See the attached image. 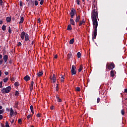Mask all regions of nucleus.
Instances as JSON below:
<instances>
[{
  "label": "nucleus",
  "mask_w": 127,
  "mask_h": 127,
  "mask_svg": "<svg viewBox=\"0 0 127 127\" xmlns=\"http://www.w3.org/2000/svg\"><path fill=\"white\" fill-rule=\"evenodd\" d=\"M17 46H18V47L21 46V43L20 42H19V43H18Z\"/></svg>",
  "instance_id": "obj_49"
},
{
  "label": "nucleus",
  "mask_w": 127,
  "mask_h": 127,
  "mask_svg": "<svg viewBox=\"0 0 127 127\" xmlns=\"http://www.w3.org/2000/svg\"><path fill=\"white\" fill-rule=\"evenodd\" d=\"M6 110L7 111V112H9L10 111L9 109L8 108L6 109Z\"/></svg>",
  "instance_id": "obj_63"
},
{
  "label": "nucleus",
  "mask_w": 127,
  "mask_h": 127,
  "mask_svg": "<svg viewBox=\"0 0 127 127\" xmlns=\"http://www.w3.org/2000/svg\"><path fill=\"white\" fill-rule=\"evenodd\" d=\"M121 114L122 116H125V110L124 109L121 110Z\"/></svg>",
  "instance_id": "obj_30"
},
{
  "label": "nucleus",
  "mask_w": 127,
  "mask_h": 127,
  "mask_svg": "<svg viewBox=\"0 0 127 127\" xmlns=\"http://www.w3.org/2000/svg\"><path fill=\"white\" fill-rule=\"evenodd\" d=\"M38 23H40V22H41V21H40V18H39V19H38Z\"/></svg>",
  "instance_id": "obj_60"
},
{
  "label": "nucleus",
  "mask_w": 127,
  "mask_h": 127,
  "mask_svg": "<svg viewBox=\"0 0 127 127\" xmlns=\"http://www.w3.org/2000/svg\"><path fill=\"white\" fill-rule=\"evenodd\" d=\"M52 80H53V83H55L56 82V77H52Z\"/></svg>",
  "instance_id": "obj_28"
},
{
  "label": "nucleus",
  "mask_w": 127,
  "mask_h": 127,
  "mask_svg": "<svg viewBox=\"0 0 127 127\" xmlns=\"http://www.w3.org/2000/svg\"><path fill=\"white\" fill-rule=\"evenodd\" d=\"M23 2L22 1H20V6H22Z\"/></svg>",
  "instance_id": "obj_47"
},
{
  "label": "nucleus",
  "mask_w": 127,
  "mask_h": 127,
  "mask_svg": "<svg viewBox=\"0 0 127 127\" xmlns=\"http://www.w3.org/2000/svg\"><path fill=\"white\" fill-rule=\"evenodd\" d=\"M0 24H2V20H0Z\"/></svg>",
  "instance_id": "obj_59"
},
{
  "label": "nucleus",
  "mask_w": 127,
  "mask_h": 127,
  "mask_svg": "<svg viewBox=\"0 0 127 127\" xmlns=\"http://www.w3.org/2000/svg\"><path fill=\"white\" fill-rule=\"evenodd\" d=\"M38 77H41L43 75V71H39L37 74Z\"/></svg>",
  "instance_id": "obj_17"
},
{
  "label": "nucleus",
  "mask_w": 127,
  "mask_h": 127,
  "mask_svg": "<svg viewBox=\"0 0 127 127\" xmlns=\"http://www.w3.org/2000/svg\"><path fill=\"white\" fill-rule=\"evenodd\" d=\"M10 116L11 117H12V116L13 115V113H14V112L13 111V109H12V108H10Z\"/></svg>",
  "instance_id": "obj_16"
},
{
  "label": "nucleus",
  "mask_w": 127,
  "mask_h": 127,
  "mask_svg": "<svg viewBox=\"0 0 127 127\" xmlns=\"http://www.w3.org/2000/svg\"><path fill=\"white\" fill-rule=\"evenodd\" d=\"M14 86H15V87H18L19 86V84L18 83V82H16L14 83Z\"/></svg>",
  "instance_id": "obj_29"
},
{
  "label": "nucleus",
  "mask_w": 127,
  "mask_h": 127,
  "mask_svg": "<svg viewBox=\"0 0 127 127\" xmlns=\"http://www.w3.org/2000/svg\"><path fill=\"white\" fill-rule=\"evenodd\" d=\"M18 124H19V125H21V124H22V121H21V119H19L18 120Z\"/></svg>",
  "instance_id": "obj_36"
},
{
  "label": "nucleus",
  "mask_w": 127,
  "mask_h": 127,
  "mask_svg": "<svg viewBox=\"0 0 127 127\" xmlns=\"http://www.w3.org/2000/svg\"><path fill=\"white\" fill-rule=\"evenodd\" d=\"M26 34H25V32H22L21 33V39H22V40H24V37H25V35Z\"/></svg>",
  "instance_id": "obj_9"
},
{
  "label": "nucleus",
  "mask_w": 127,
  "mask_h": 127,
  "mask_svg": "<svg viewBox=\"0 0 127 127\" xmlns=\"http://www.w3.org/2000/svg\"><path fill=\"white\" fill-rule=\"evenodd\" d=\"M2 3H3L2 0H0V5H2Z\"/></svg>",
  "instance_id": "obj_45"
},
{
  "label": "nucleus",
  "mask_w": 127,
  "mask_h": 127,
  "mask_svg": "<svg viewBox=\"0 0 127 127\" xmlns=\"http://www.w3.org/2000/svg\"><path fill=\"white\" fill-rule=\"evenodd\" d=\"M4 74H5V75H8V72H7V71H5V72H4Z\"/></svg>",
  "instance_id": "obj_52"
},
{
  "label": "nucleus",
  "mask_w": 127,
  "mask_h": 127,
  "mask_svg": "<svg viewBox=\"0 0 127 127\" xmlns=\"http://www.w3.org/2000/svg\"><path fill=\"white\" fill-rule=\"evenodd\" d=\"M2 30L3 31H5V29H6V26L5 25H3L2 26Z\"/></svg>",
  "instance_id": "obj_23"
},
{
  "label": "nucleus",
  "mask_w": 127,
  "mask_h": 127,
  "mask_svg": "<svg viewBox=\"0 0 127 127\" xmlns=\"http://www.w3.org/2000/svg\"><path fill=\"white\" fill-rule=\"evenodd\" d=\"M51 110H54V106H53L51 107Z\"/></svg>",
  "instance_id": "obj_58"
},
{
  "label": "nucleus",
  "mask_w": 127,
  "mask_h": 127,
  "mask_svg": "<svg viewBox=\"0 0 127 127\" xmlns=\"http://www.w3.org/2000/svg\"><path fill=\"white\" fill-rule=\"evenodd\" d=\"M110 75L111 77H115V70H112L110 71Z\"/></svg>",
  "instance_id": "obj_18"
},
{
  "label": "nucleus",
  "mask_w": 127,
  "mask_h": 127,
  "mask_svg": "<svg viewBox=\"0 0 127 127\" xmlns=\"http://www.w3.org/2000/svg\"><path fill=\"white\" fill-rule=\"evenodd\" d=\"M97 104H99V103H100V98H97Z\"/></svg>",
  "instance_id": "obj_46"
},
{
  "label": "nucleus",
  "mask_w": 127,
  "mask_h": 127,
  "mask_svg": "<svg viewBox=\"0 0 127 127\" xmlns=\"http://www.w3.org/2000/svg\"><path fill=\"white\" fill-rule=\"evenodd\" d=\"M77 73V71L76 70V66L72 65L71 66V75H76Z\"/></svg>",
  "instance_id": "obj_4"
},
{
  "label": "nucleus",
  "mask_w": 127,
  "mask_h": 127,
  "mask_svg": "<svg viewBox=\"0 0 127 127\" xmlns=\"http://www.w3.org/2000/svg\"><path fill=\"white\" fill-rule=\"evenodd\" d=\"M31 118V115H28L27 117V119H30Z\"/></svg>",
  "instance_id": "obj_50"
},
{
  "label": "nucleus",
  "mask_w": 127,
  "mask_h": 127,
  "mask_svg": "<svg viewBox=\"0 0 127 127\" xmlns=\"http://www.w3.org/2000/svg\"><path fill=\"white\" fill-rule=\"evenodd\" d=\"M97 18H98V10H96V9H93L91 12V19L94 28L93 35H92V40L93 42L95 41L94 39L97 38V34H98L97 32V28H98V20H97Z\"/></svg>",
  "instance_id": "obj_1"
},
{
  "label": "nucleus",
  "mask_w": 127,
  "mask_h": 127,
  "mask_svg": "<svg viewBox=\"0 0 127 127\" xmlns=\"http://www.w3.org/2000/svg\"><path fill=\"white\" fill-rule=\"evenodd\" d=\"M2 109V106H0V110H1Z\"/></svg>",
  "instance_id": "obj_64"
},
{
  "label": "nucleus",
  "mask_w": 127,
  "mask_h": 127,
  "mask_svg": "<svg viewBox=\"0 0 127 127\" xmlns=\"http://www.w3.org/2000/svg\"><path fill=\"white\" fill-rule=\"evenodd\" d=\"M26 1H28V2H32V0H26Z\"/></svg>",
  "instance_id": "obj_56"
},
{
  "label": "nucleus",
  "mask_w": 127,
  "mask_h": 127,
  "mask_svg": "<svg viewBox=\"0 0 127 127\" xmlns=\"http://www.w3.org/2000/svg\"><path fill=\"white\" fill-rule=\"evenodd\" d=\"M54 58H55V59H57V58H58V56L57 55H56L54 57Z\"/></svg>",
  "instance_id": "obj_53"
},
{
  "label": "nucleus",
  "mask_w": 127,
  "mask_h": 127,
  "mask_svg": "<svg viewBox=\"0 0 127 127\" xmlns=\"http://www.w3.org/2000/svg\"><path fill=\"white\" fill-rule=\"evenodd\" d=\"M2 55H0V59H2Z\"/></svg>",
  "instance_id": "obj_62"
},
{
  "label": "nucleus",
  "mask_w": 127,
  "mask_h": 127,
  "mask_svg": "<svg viewBox=\"0 0 127 127\" xmlns=\"http://www.w3.org/2000/svg\"><path fill=\"white\" fill-rule=\"evenodd\" d=\"M64 79H65V78H64V77L62 76V77H61V82H64Z\"/></svg>",
  "instance_id": "obj_38"
},
{
  "label": "nucleus",
  "mask_w": 127,
  "mask_h": 127,
  "mask_svg": "<svg viewBox=\"0 0 127 127\" xmlns=\"http://www.w3.org/2000/svg\"><path fill=\"white\" fill-rule=\"evenodd\" d=\"M56 91L57 92H58V91H59V86H56Z\"/></svg>",
  "instance_id": "obj_37"
},
{
  "label": "nucleus",
  "mask_w": 127,
  "mask_h": 127,
  "mask_svg": "<svg viewBox=\"0 0 127 127\" xmlns=\"http://www.w3.org/2000/svg\"><path fill=\"white\" fill-rule=\"evenodd\" d=\"M67 30H69V31H71L72 30V26L71 25V24H69L68 26H67Z\"/></svg>",
  "instance_id": "obj_20"
},
{
  "label": "nucleus",
  "mask_w": 127,
  "mask_h": 127,
  "mask_svg": "<svg viewBox=\"0 0 127 127\" xmlns=\"http://www.w3.org/2000/svg\"><path fill=\"white\" fill-rule=\"evenodd\" d=\"M18 95H19V92H18V91H17V90H16L15 93V96H16V97H18Z\"/></svg>",
  "instance_id": "obj_27"
},
{
  "label": "nucleus",
  "mask_w": 127,
  "mask_h": 127,
  "mask_svg": "<svg viewBox=\"0 0 127 127\" xmlns=\"http://www.w3.org/2000/svg\"><path fill=\"white\" fill-rule=\"evenodd\" d=\"M72 57H73V56H72V53H69L67 54V59L69 60V59H70V58H72Z\"/></svg>",
  "instance_id": "obj_13"
},
{
  "label": "nucleus",
  "mask_w": 127,
  "mask_h": 127,
  "mask_svg": "<svg viewBox=\"0 0 127 127\" xmlns=\"http://www.w3.org/2000/svg\"><path fill=\"white\" fill-rule=\"evenodd\" d=\"M3 118V117L2 116V115H0V120H2Z\"/></svg>",
  "instance_id": "obj_51"
},
{
  "label": "nucleus",
  "mask_w": 127,
  "mask_h": 127,
  "mask_svg": "<svg viewBox=\"0 0 127 127\" xmlns=\"http://www.w3.org/2000/svg\"><path fill=\"white\" fill-rule=\"evenodd\" d=\"M80 0H76L77 4H78V5H80Z\"/></svg>",
  "instance_id": "obj_43"
},
{
  "label": "nucleus",
  "mask_w": 127,
  "mask_h": 127,
  "mask_svg": "<svg viewBox=\"0 0 127 127\" xmlns=\"http://www.w3.org/2000/svg\"><path fill=\"white\" fill-rule=\"evenodd\" d=\"M25 38V41H28V40H29V35H28V34L26 33Z\"/></svg>",
  "instance_id": "obj_12"
},
{
  "label": "nucleus",
  "mask_w": 127,
  "mask_h": 127,
  "mask_svg": "<svg viewBox=\"0 0 127 127\" xmlns=\"http://www.w3.org/2000/svg\"><path fill=\"white\" fill-rule=\"evenodd\" d=\"M8 80V78L5 77V78H4L3 79V81L4 83H6V82H7Z\"/></svg>",
  "instance_id": "obj_24"
},
{
  "label": "nucleus",
  "mask_w": 127,
  "mask_h": 127,
  "mask_svg": "<svg viewBox=\"0 0 127 127\" xmlns=\"http://www.w3.org/2000/svg\"><path fill=\"white\" fill-rule=\"evenodd\" d=\"M74 43V38L69 41V44H73Z\"/></svg>",
  "instance_id": "obj_25"
},
{
  "label": "nucleus",
  "mask_w": 127,
  "mask_h": 127,
  "mask_svg": "<svg viewBox=\"0 0 127 127\" xmlns=\"http://www.w3.org/2000/svg\"><path fill=\"white\" fill-rule=\"evenodd\" d=\"M30 110L32 114H34V111H33V106L31 105L30 106Z\"/></svg>",
  "instance_id": "obj_21"
},
{
  "label": "nucleus",
  "mask_w": 127,
  "mask_h": 127,
  "mask_svg": "<svg viewBox=\"0 0 127 127\" xmlns=\"http://www.w3.org/2000/svg\"><path fill=\"white\" fill-rule=\"evenodd\" d=\"M8 60V56L4 55L3 57V60H4V63H6Z\"/></svg>",
  "instance_id": "obj_6"
},
{
  "label": "nucleus",
  "mask_w": 127,
  "mask_h": 127,
  "mask_svg": "<svg viewBox=\"0 0 127 127\" xmlns=\"http://www.w3.org/2000/svg\"><path fill=\"white\" fill-rule=\"evenodd\" d=\"M86 23V22L84 20H82L81 21H79L78 25L79 26H82V24H85Z\"/></svg>",
  "instance_id": "obj_10"
},
{
  "label": "nucleus",
  "mask_w": 127,
  "mask_h": 127,
  "mask_svg": "<svg viewBox=\"0 0 127 127\" xmlns=\"http://www.w3.org/2000/svg\"><path fill=\"white\" fill-rule=\"evenodd\" d=\"M2 87V81L0 82V89Z\"/></svg>",
  "instance_id": "obj_48"
},
{
  "label": "nucleus",
  "mask_w": 127,
  "mask_h": 127,
  "mask_svg": "<svg viewBox=\"0 0 127 127\" xmlns=\"http://www.w3.org/2000/svg\"><path fill=\"white\" fill-rule=\"evenodd\" d=\"M44 3V0H41L40 2V4H41V5H42V4H43Z\"/></svg>",
  "instance_id": "obj_34"
},
{
  "label": "nucleus",
  "mask_w": 127,
  "mask_h": 127,
  "mask_svg": "<svg viewBox=\"0 0 127 127\" xmlns=\"http://www.w3.org/2000/svg\"><path fill=\"white\" fill-rule=\"evenodd\" d=\"M15 80V78H14V77L10 78V80L11 81V82H14Z\"/></svg>",
  "instance_id": "obj_35"
},
{
  "label": "nucleus",
  "mask_w": 127,
  "mask_h": 127,
  "mask_svg": "<svg viewBox=\"0 0 127 127\" xmlns=\"http://www.w3.org/2000/svg\"><path fill=\"white\" fill-rule=\"evenodd\" d=\"M57 101L59 102V103H61L62 102V99H60V98H59L58 99H57Z\"/></svg>",
  "instance_id": "obj_39"
},
{
  "label": "nucleus",
  "mask_w": 127,
  "mask_h": 127,
  "mask_svg": "<svg viewBox=\"0 0 127 127\" xmlns=\"http://www.w3.org/2000/svg\"><path fill=\"white\" fill-rule=\"evenodd\" d=\"M8 32L10 34H11V29H10V27H9Z\"/></svg>",
  "instance_id": "obj_41"
},
{
  "label": "nucleus",
  "mask_w": 127,
  "mask_h": 127,
  "mask_svg": "<svg viewBox=\"0 0 127 127\" xmlns=\"http://www.w3.org/2000/svg\"><path fill=\"white\" fill-rule=\"evenodd\" d=\"M106 67L109 70H113V69L115 68V64L114 63H111L110 64H107Z\"/></svg>",
  "instance_id": "obj_3"
},
{
  "label": "nucleus",
  "mask_w": 127,
  "mask_h": 127,
  "mask_svg": "<svg viewBox=\"0 0 127 127\" xmlns=\"http://www.w3.org/2000/svg\"><path fill=\"white\" fill-rule=\"evenodd\" d=\"M125 92L127 93V88L125 89Z\"/></svg>",
  "instance_id": "obj_61"
},
{
  "label": "nucleus",
  "mask_w": 127,
  "mask_h": 127,
  "mask_svg": "<svg viewBox=\"0 0 127 127\" xmlns=\"http://www.w3.org/2000/svg\"><path fill=\"white\" fill-rule=\"evenodd\" d=\"M24 80H25L26 82H28V81L30 80V77H29V76L27 75L26 76L24 77Z\"/></svg>",
  "instance_id": "obj_8"
},
{
  "label": "nucleus",
  "mask_w": 127,
  "mask_h": 127,
  "mask_svg": "<svg viewBox=\"0 0 127 127\" xmlns=\"http://www.w3.org/2000/svg\"><path fill=\"white\" fill-rule=\"evenodd\" d=\"M70 23L72 25H75V21H74V19H73V18L70 19Z\"/></svg>",
  "instance_id": "obj_14"
},
{
  "label": "nucleus",
  "mask_w": 127,
  "mask_h": 127,
  "mask_svg": "<svg viewBox=\"0 0 127 127\" xmlns=\"http://www.w3.org/2000/svg\"><path fill=\"white\" fill-rule=\"evenodd\" d=\"M52 78H56V75H55V74H53Z\"/></svg>",
  "instance_id": "obj_57"
},
{
  "label": "nucleus",
  "mask_w": 127,
  "mask_h": 127,
  "mask_svg": "<svg viewBox=\"0 0 127 127\" xmlns=\"http://www.w3.org/2000/svg\"><path fill=\"white\" fill-rule=\"evenodd\" d=\"M11 90V87L10 86H7L6 88L3 87L1 90V92L2 94H5L7 93H9L10 92V90Z\"/></svg>",
  "instance_id": "obj_2"
},
{
  "label": "nucleus",
  "mask_w": 127,
  "mask_h": 127,
  "mask_svg": "<svg viewBox=\"0 0 127 127\" xmlns=\"http://www.w3.org/2000/svg\"><path fill=\"white\" fill-rule=\"evenodd\" d=\"M2 63H3V60H0V65H2Z\"/></svg>",
  "instance_id": "obj_44"
},
{
  "label": "nucleus",
  "mask_w": 127,
  "mask_h": 127,
  "mask_svg": "<svg viewBox=\"0 0 127 127\" xmlns=\"http://www.w3.org/2000/svg\"><path fill=\"white\" fill-rule=\"evenodd\" d=\"M76 13H77V11H76V10L74 8H72V9L71 10L70 13V17H71V18H73V17H74V14H76Z\"/></svg>",
  "instance_id": "obj_5"
},
{
  "label": "nucleus",
  "mask_w": 127,
  "mask_h": 127,
  "mask_svg": "<svg viewBox=\"0 0 127 127\" xmlns=\"http://www.w3.org/2000/svg\"><path fill=\"white\" fill-rule=\"evenodd\" d=\"M77 56L78 58H81V53L80 52H78L77 53Z\"/></svg>",
  "instance_id": "obj_26"
},
{
  "label": "nucleus",
  "mask_w": 127,
  "mask_h": 127,
  "mask_svg": "<svg viewBox=\"0 0 127 127\" xmlns=\"http://www.w3.org/2000/svg\"><path fill=\"white\" fill-rule=\"evenodd\" d=\"M11 124H13V123H14V120H12V121H10Z\"/></svg>",
  "instance_id": "obj_54"
},
{
  "label": "nucleus",
  "mask_w": 127,
  "mask_h": 127,
  "mask_svg": "<svg viewBox=\"0 0 127 127\" xmlns=\"http://www.w3.org/2000/svg\"><path fill=\"white\" fill-rule=\"evenodd\" d=\"M17 107H18V102L16 103L15 105V108H16V109H17Z\"/></svg>",
  "instance_id": "obj_40"
},
{
  "label": "nucleus",
  "mask_w": 127,
  "mask_h": 127,
  "mask_svg": "<svg viewBox=\"0 0 127 127\" xmlns=\"http://www.w3.org/2000/svg\"><path fill=\"white\" fill-rule=\"evenodd\" d=\"M5 127H9V125H8V122L6 121L5 122Z\"/></svg>",
  "instance_id": "obj_32"
},
{
  "label": "nucleus",
  "mask_w": 127,
  "mask_h": 127,
  "mask_svg": "<svg viewBox=\"0 0 127 127\" xmlns=\"http://www.w3.org/2000/svg\"><path fill=\"white\" fill-rule=\"evenodd\" d=\"M80 90L81 89L79 87H77L76 88V91H77V92H80Z\"/></svg>",
  "instance_id": "obj_31"
},
{
  "label": "nucleus",
  "mask_w": 127,
  "mask_h": 127,
  "mask_svg": "<svg viewBox=\"0 0 127 127\" xmlns=\"http://www.w3.org/2000/svg\"><path fill=\"white\" fill-rule=\"evenodd\" d=\"M34 4H35V5H36V6L38 5V1L35 0Z\"/></svg>",
  "instance_id": "obj_33"
},
{
  "label": "nucleus",
  "mask_w": 127,
  "mask_h": 127,
  "mask_svg": "<svg viewBox=\"0 0 127 127\" xmlns=\"http://www.w3.org/2000/svg\"><path fill=\"white\" fill-rule=\"evenodd\" d=\"M37 118H40L41 117V114L38 113V114H37Z\"/></svg>",
  "instance_id": "obj_42"
},
{
  "label": "nucleus",
  "mask_w": 127,
  "mask_h": 127,
  "mask_svg": "<svg viewBox=\"0 0 127 127\" xmlns=\"http://www.w3.org/2000/svg\"><path fill=\"white\" fill-rule=\"evenodd\" d=\"M34 84V82L33 81H32L31 82V85L30 87V91L32 92V90H33V85Z\"/></svg>",
  "instance_id": "obj_7"
},
{
  "label": "nucleus",
  "mask_w": 127,
  "mask_h": 127,
  "mask_svg": "<svg viewBox=\"0 0 127 127\" xmlns=\"http://www.w3.org/2000/svg\"><path fill=\"white\" fill-rule=\"evenodd\" d=\"M56 98H57V100H58V99H60V98H59V95H56Z\"/></svg>",
  "instance_id": "obj_55"
},
{
  "label": "nucleus",
  "mask_w": 127,
  "mask_h": 127,
  "mask_svg": "<svg viewBox=\"0 0 127 127\" xmlns=\"http://www.w3.org/2000/svg\"><path fill=\"white\" fill-rule=\"evenodd\" d=\"M6 21L7 23L10 22V21H11V16L7 17L6 18Z\"/></svg>",
  "instance_id": "obj_11"
},
{
  "label": "nucleus",
  "mask_w": 127,
  "mask_h": 127,
  "mask_svg": "<svg viewBox=\"0 0 127 127\" xmlns=\"http://www.w3.org/2000/svg\"><path fill=\"white\" fill-rule=\"evenodd\" d=\"M79 21H80V16L79 15H78V16L76 15V18H75L76 23H78V22H79Z\"/></svg>",
  "instance_id": "obj_15"
},
{
  "label": "nucleus",
  "mask_w": 127,
  "mask_h": 127,
  "mask_svg": "<svg viewBox=\"0 0 127 127\" xmlns=\"http://www.w3.org/2000/svg\"><path fill=\"white\" fill-rule=\"evenodd\" d=\"M23 21H24V18H23V17H21L20 21L19 22V24H22V23H23Z\"/></svg>",
  "instance_id": "obj_19"
},
{
  "label": "nucleus",
  "mask_w": 127,
  "mask_h": 127,
  "mask_svg": "<svg viewBox=\"0 0 127 127\" xmlns=\"http://www.w3.org/2000/svg\"><path fill=\"white\" fill-rule=\"evenodd\" d=\"M82 69H83V64H81L80 65L79 68L78 69V72H81Z\"/></svg>",
  "instance_id": "obj_22"
}]
</instances>
